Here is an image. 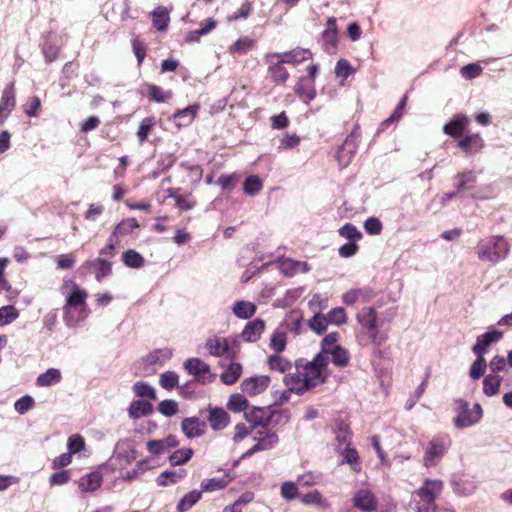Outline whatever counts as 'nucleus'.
<instances>
[{
	"mask_svg": "<svg viewBox=\"0 0 512 512\" xmlns=\"http://www.w3.org/2000/svg\"><path fill=\"white\" fill-rule=\"evenodd\" d=\"M326 367L321 357H314L312 361L299 359L295 362L296 373L287 374L284 383L290 390L301 395L325 381Z\"/></svg>",
	"mask_w": 512,
	"mask_h": 512,
	"instance_id": "f257e3e1",
	"label": "nucleus"
},
{
	"mask_svg": "<svg viewBox=\"0 0 512 512\" xmlns=\"http://www.w3.org/2000/svg\"><path fill=\"white\" fill-rule=\"evenodd\" d=\"M229 415L223 408H211L208 421L211 428L215 431L224 429L229 423Z\"/></svg>",
	"mask_w": 512,
	"mask_h": 512,
	"instance_id": "a878e982",
	"label": "nucleus"
},
{
	"mask_svg": "<svg viewBox=\"0 0 512 512\" xmlns=\"http://www.w3.org/2000/svg\"><path fill=\"white\" fill-rule=\"evenodd\" d=\"M202 497L201 490H192L186 493L177 503L178 512H186L190 510Z\"/></svg>",
	"mask_w": 512,
	"mask_h": 512,
	"instance_id": "473e14b6",
	"label": "nucleus"
},
{
	"mask_svg": "<svg viewBox=\"0 0 512 512\" xmlns=\"http://www.w3.org/2000/svg\"><path fill=\"white\" fill-rule=\"evenodd\" d=\"M185 475L186 471L184 469H180L179 471L166 470L157 477L156 482L159 486H168L177 483Z\"/></svg>",
	"mask_w": 512,
	"mask_h": 512,
	"instance_id": "c9c22d12",
	"label": "nucleus"
},
{
	"mask_svg": "<svg viewBox=\"0 0 512 512\" xmlns=\"http://www.w3.org/2000/svg\"><path fill=\"white\" fill-rule=\"evenodd\" d=\"M158 411L166 417H171L178 412V404L174 400H163L158 405Z\"/></svg>",
	"mask_w": 512,
	"mask_h": 512,
	"instance_id": "338daca9",
	"label": "nucleus"
},
{
	"mask_svg": "<svg viewBox=\"0 0 512 512\" xmlns=\"http://www.w3.org/2000/svg\"><path fill=\"white\" fill-rule=\"evenodd\" d=\"M153 411L152 405L144 400L133 401L128 409L129 416L133 419H138L151 414Z\"/></svg>",
	"mask_w": 512,
	"mask_h": 512,
	"instance_id": "c756f323",
	"label": "nucleus"
},
{
	"mask_svg": "<svg viewBox=\"0 0 512 512\" xmlns=\"http://www.w3.org/2000/svg\"><path fill=\"white\" fill-rule=\"evenodd\" d=\"M170 11L164 6H158L152 12L153 25L159 31H165L170 22Z\"/></svg>",
	"mask_w": 512,
	"mask_h": 512,
	"instance_id": "7c9ffc66",
	"label": "nucleus"
},
{
	"mask_svg": "<svg viewBox=\"0 0 512 512\" xmlns=\"http://www.w3.org/2000/svg\"><path fill=\"white\" fill-rule=\"evenodd\" d=\"M227 407L233 412L245 411L248 407V400L242 394L236 393L229 398Z\"/></svg>",
	"mask_w": 512,
	"mask_h": 512,
	"instance_id": "8fccbe9b",
	"label": "nucleus"
},
{
	"mask_svg": "<svg viewBox=\"0 0 512 512\" xmlns=\"http://www.w3.org/2000/svg\"><path fill=\"white\" fill-rule=\"evenodd\" d=\"M232 311L236 317L248 319L256 313V305L249 301H237L234 303Z\"/></svg>",
	"mask_w": 512,
	"mask_h": 512,
	"instance_id": "f704fd0d",
	"label": "nucleus"
},
{
	"mask_svg": "<svg viewBox=\"0 0 512 512\" xmlns=\"http://www.w3.org/2000/svg\"><path fill=\"white\" fill-rule=\"evenodd\" d=\"M265 329L264 321L261 319H255L253 321L248 322L242 333L241 337L246 342H255L257 341L261 334Z\"/></svg>",
	"mask_w": 512,
	"mask_h": 512,
	"instance_id": "b1692460",
	"label": "nucleus"
},
{
	"mask_svg": "<svg viewBox=\"0 0 512 512\" xmlns=\"http://www.w3.org/2000/svg\"><path fill=\"white\" fill-rule=\"evenodd\" d=\"M510 251V245L503 236H489L482 239L475 247L479 260L497 263L505 259Z\"/></svg>",
	"mask_w": 512,
	"mask_h": 512,
	"instance_id": "7ed1b4c3",
	"label": "nucleus"
},
{
	"mask_svg": "<svg viewBox=\"0 0 512 512\" xmlns=\"http://www.w3.org/2000/svg\"><path fill=\"white\" fill-rule=\"evenodd\" d=\"M485 143L480 134H468L457 141L458 147L465 155L473 156L478 154L484 148Z\"/></svg>",
	"mask_w": 512,
	"mask_h": 512,
	"instance_id": "ddd939ff",
	"label": "nucleus"
},
{
	"mask_svg": "<svg viewBox=\"0 0 512 512\" xmlns=\"http://www.w3.org/2000/svg\"><path fill=\"white\" fill-rule=\"evenodd\" d=\"M443 489V483L438 480H426L415 494L416 512H435V498Z\"/></svg>",
	"mask_w": 512,
	"mask_h": 512,
	"instance_id": "20e7f679",
	"label": "nucleus"
},
{
	"mask_svg": "<svg viewBox=\"0 0 512 512\" xmlns=\"http://www.w3.org/2000/svg\"><path fill=\"white\" fill-rule=\"evenodd\" d=\"M268 365L270 369L285 373L291 369L292 365L290 361L280 356L278 353L271 355L268 359Z\"/></svg>",
	"mask_w": 512,
	"mask_h": 512,
	"instance_id": "c03bdc74",
	"label": "nucleus"
},
{
	"mask_svg": "<svg viewBox=\"0 0 512 512\" xmlns=\"http://www.w3.org/2000/svg\"><path fill=\"white\" fill-rule=\"evenodd\" d=\"M339 235L349 241H359L362 238L361 232L350 223L345 224L339 229Z\"/></svg>",
	"mask_w": 512,
	"mask_h": 512,
	"instance_id": "bf43d9fd",
	"label": "nucleus"
},
{
	"mask_svg": "<svg viewBox=\"0 0 512 512\" xmlns=\"http://www.w3.org/2000/svg\"><path fill=\"white\" fill-rule=\"evenodd\" d=\"M15 89L14 84L6 85L2 92L0 100V125L7 119L15 107Z\"/></svg>",
	"mask_w": 512,
	"mask_h": 512,
	"instance_id": "dca6fc26",
	"label": "nucleus"
},
{
	"mask_svg": "<svg viewBox=\"0 0 512 512\" xmlns=\"http://www.w3.org/2000/svg\"><path fill=\"white\" fill-rule=\"evenodd\" d=\"M83 267L87 269H94L95 277L98 282H101L104 277L110 275L112 271L111 263L105 258L86 261Z\"/></svg>",
	"mask_w": 512,
	"mask_h": 512,
	"instance_id": "412c9836",
	"label": "nucleus"
},
{
	"mask_svg": "<svg viewBox=\"0 0 512 512\" xmlns=\"http://www.w3.org/2000/svg\"><path fill=\"white\" fill-rule=\"evenodd\" d=\"M61 379L62 375L59 369L49 368L37 377L36 385L38 387H49L59 383Z\"/></svg>",
	"mask_w": 512,
	"mask_h": 512,
	"instance_id": "c85d7f7f",
	"label": "nucleus"
},
{
	"mask_svg": "<svg viewBox=\"0 0 512 512\" xmlns=\"http://www.w3.org/2000/svg\"><path fill=\"white\" fill-rule=\"evenodd\" d=\"M173 353L169 348L155 349L142 358L140 365L143 366L145 375L155 373L168 360L171 359Z\"/></svg>",
	"mask_w": 512,
	"mask_h": 512,
	"instance_id": "0eeeda50",
	"label": "nucleus"
},
{
	"mask_svg": "<svg viewBox=\"0 0 512 512\" xmlns=\"http://www.w3.org/2000/svg\"><path fill=\"white\" fill-rule=\"evenodd\" d=\"M502 335V332L494 330L478 336L476 343L472 347L473 353L484 356L490 345L500 340Z\"/></svg>",
	"mask_w": 512,
	"mask_h": 512,
	"instance_id": "a211bd4d",
	"label": "nucleus"
},
{
	"mask_svg": "<svg viewBox=\"0 0 512 512\" xmlns=\"http://www.w3.org/2000/svg\"><path fill=\"white\" fill-rule=\"evenodd\" d=\"M61 293L66 296L63 307V319L67 327H76L89 315L86 303L87 292L72 280H65L61 286Z\"/></svg>",
	"mask_w": 512,
	"mask_h": 512,
	"instance_id": "f03ea898",
	"label": "nucleus"
},
{
	"mask_svg": "<svg viewBox=\"0 0 512 512\" xmlns=\"http://www.w3.org/2000/svg\"><path fill=\"white\" fill-rule=\"evenodd\" d=\"M122 261L127 267L134 269L142 267L145 262L143 256L133 249H129L123 253Z\"/></svg>",
	"mask_w": 512,
	"mask_h": 512,
	"instance_id": "ea45409f",
	"label": "nucleus"
},
{
	"mask_svg": "<svg viewBox=\"0 0 512 512\" xmlns=\"http://www.w3.org/2000/svg\"><path fill=\"white\" fill-rule=\"evenodd\" d=\"M477 182L473 171L459 173L455 176L456 193L462 194L475 188Z\"/></svg>",
	"mask_w": 512,
	"mask_h": 512,
	"instance_id": "393cba45",
	"label": "nucleus"
},
{
	"mask_svg": "<svg viewBox=\"0 0 512 512\" xmlns=\"http://www.w3.org/2000/svg\"><path fill=\"white\" fill-rule=\"evenodd\" d=\"M337 27L335 17H330L322 33V45L326 52L334 53L337 48Z\"/></svg>",
	"mask_w": 512,
	"mask_h": 512,
	"instance_id": "f3484780",
	"label": "nucleus"
},
{
	"mask_svg": "<svg viewBox=\"0 0 512 512\" xmlns=\"http://www.w3.org/2000/svg\"><path fill=\"white\" fill-rule=\"evenodd\" d=\"M357 321L366 332L372 343L381 345L386 339L379 335L376 310L372 307H364L357 314Z\"/></svg>",
	"mask_w": 512,
	"mask_h": 512,
	"instance_id": "423d86ee",
	"label": "nucleus"
},
{
	"mask_svg": "<svg viewBox=\"0 0 512 512\" xmlns=\"http://www.w3.org/2000/svg\"><path fill=\"white\" fill-rule=\"evenodd\" d=\"M354 68L350 64V62L346 59H340L335 66V74L337 77H342L346 79L351 74H353Z\"/></svg>",
	"mask_w": 512,
	"mask_h": 512,
	"instance_id": "774afa93",
	"label": "nucleus"
},
{
	"mask_svg": "<svg viewBox=\"0 0 512 512\" xmlns=\"http://www.w3.org/2000/svg\"><path fill=\"white\" fill-rule=\"evenodd\" d=\"M263 188V181L257 175L248 176L243 183V191L248 196H255Z\"/></svg>",
	"mask_w": 512,
	"mask_h": 512,
	"instance_id": "58836bf2",
	"label": "nucleus"
},
{
	"mask_svg": "<svg viewBox=\"0 0 512 512\" xmlns=\"http://www.w3.org/2000/svg\"><path fill=\"white\" fill-rule=\"evenodd\" d=\"M270 384V378L266 375H259L246 378L241 383L242 391L249 396H256L264 392Z\"/></svg>",
	"mask_w": 512,
	"mask_h": 512,
	"instance_id": "4468645a",
	"label": "nucleus"
},
{
	"mask_svg": "<svg viewBox=\"0 0 512 512\" xmlns=\"http://www.w3.org/2000/svg\"><path fill=\"white\" fill-rule=\"evenodd\" d=\"M502 377L494 374L487 375L483 380V392L486 396H494L498 394Z\"/></svg>",
	"mask_w": 512,
	"mask_h": 512,
	"instance_id": "4c0bfd02",
	"label": "nucleus"
},
{
	"mask_svg": "<svg viewBox=\"0 0 512 512\" xmlns=\"http://www.w3.org/2000/svg\"><path fill=\"white\" fill-rule=\"evenodd\" d=\"M242 373V366L237 362H231L228 367L221 373L220 378L226 385L234 384Z\"/></svg>",
	"mask_w": 512,
	"mask_h": 512,
	"instance_id": "72a5a7b5",
	"label": "nucleus"
},
{
	"mask_svg": "<svg viewBox=\"0 0 512 512\" xmlns=\"http://www.w3.org/2000/svg\"><path fill=\"white\" fill-rule=\"evenodd\" d=\"M206 424L198 417H188L182 420L181 429L187 438L200 437L205 432Z\"/></svg>",
	"mask_w": 512,
	"mask_h": 512,
	"instance_id": "aec40b11",
	"label": "nucleus"
},
{
	"mask_svg": "<svg viewBox=\"0 0 512 512\" xmlns=\"http://www.w3.org/2000/svg\"><path fill=\"white\" fill-rule=\"evenodd\" d=\"M270 347L275 350L276 353L282 352L286 347V333L276 330L271 337Z\"/></svg>",
	"mask_w": 512,
	"mask_h": 512,
	"instance_id": "052dcab7",
	"label": "nucleus"
},
{
	"mask_svg": "<svg viewBox=\"0 0 512 512\" xmlns=\"http://www.w3.org/2000/svg\"><path fill=\"white\" fill-rule=\"evenodd\" d=\"M278 53H267L264 56V62L267 65V71L272 81L276 84H284L289 78V72L283 64L277 60Z\"/></svg>",
	"mask_w": 512,
	"mask_h": 512,
	"instance_id": "9b49d317",
	"label": "nucleus"
},
{
	"mask_svg": "<svg viewBox=\"0 0 512 512\" xmlns=\"http://www.w3.org/2000/svg\"><path fill=\"white\" fill-rule=\"evenodd\" d=\"M297 481L302 486H313L322 481V474L319 472H306L297 477Z\"/></svg>",
	"mask_w": 512,
	"mask_h": 512,
	"instance_id": "680f3d73",
	"label": "nucleus"
},
{
	"mask_svg": "<svg viewBox=\"0 0 512 512\" xmlns=\"http://www.w3.org/2000/svg\"><path fill=\"white\" fill-rule=\"evenodd\" d=\"M179 377L174 371H166L160 375L159 384L166 390H172L178 386Z\"/></svg>",
	"mask_w": 512,
	"mask_h": 512,
	"instance_id": "603ef678",
	"label": "nucleus"
},
{
	"mask_svg": "<svg viewBox=\"0 0 512 512\" xmlns=\"http://www.w3.org/2000/svg\"><path fill=\"white\" fill-rule=\"evenodd\" d=\"M308 324L311 330L321 335L326 331L329 323L325 315L316 312L315 315L309 320Z\"/></svg>",
	"mask_w": 512,
	"mask_h": 512,
	"instance_id": "de8ad7c7",
	"label": "nucleus"
},
{
	"mask_svg": "<svg viewBox=\"0 0 512 512\" xmlns=\"http://www.w3.org/2000/svg\"><path fill=\"white\" fill-rule=\"evenodd\" d=\"M454 411L456 413L453 418V423L458 428H466L472 426L480 421L483 415V410L480 404L476 403L473 407L462 399L455 400Z\"/></svg>",
	"mask_w": 512,
	"mask_h": 512,
	"instance_id": "39448f33",
	"label": "nucleus"
},
{
	"mask_svg": "<svg viewBox=\"0 0 512 512\" xmlns=\"http://www.w3.org/2000/svg\"><path fill=\"white\" fill-rule=\"evenodd\" d=\"M477 358L473 362V364L470 367L469 375L472 379L478 380L480 379L486 371L487 368V362L482 355H476Z\"/></svg>",
	"mask_w": 512,
	"mask_h": 512,
	"instance_id": "49530a36",
	"label": "nucleus"
},
{
	"mask_svg": "<svg viewBox=\"0 0 512 512\" xmlns=\"http://www.w3.org/2000/svg\"><path fill=\"white\" fill-rule=\"evenodd\" d=\"M138 227L139 224L135 218H127L118 223L114 230L119 234V236H124L131 234Z\"/></svg>",
	"mask_w": 512,
	"mask_h": 512,
	"instance_id": "3c124183",
	"label": "nucleus"
},
{
	"mask_svg": "<svg viewBox=\"0 0 512 512\" xmlns=\"http://www.w3.org/2000/svg\"><path fill=\"white\" fill-rule=\"evenodd\" d=\"M444 453V447L437 441H432L430 447L426 449L425 453V465L427 467L436 465Z\"/></svg>",
	"mask_w": 512,
	"mask_h": 512,
	"instance_id": "2f4dec72",
	"label": "nucleus"
},
{
	"mask_svg": "<svg viewBox=\"0 0 512 512\" xmlns=\"http://www.w3.org/2000/svg\"><path fill=\"white\" fill-rule=\"evenodd\" d=\"M280 494L282 498L287 501H292L298 496L297 484L292 481H286L282 483L280 487Z\"/></svg>",
	"mask_w": 512,
	"mask_h": 512,
	"instance_id": "6e6d98bb",
	"label": "nucleus"
},
{
	"mask_svg": "<svg viewBox=\"0 0 512 512\" xmlns=\"http://www.w3.org/2000/svg\"><path fill=\"white\" fill-rule=\"evenodd\" d=\"M193 455V450L190 448H183L176 450L169 457V462L172 466H179L188 462Z\"/></svg>",
	"mask_w": 512,
	"mask_h": 512,
	"instance_id": "a18cd8bd",
	"label": "nucleus"
},
{
	"mask_svg": "<svg viewBox=\"0 0 512 512\" xmlns=\"http://www.w3.org/2000/svg\"><path fill=\"white\" fill-rule=\"evenodd\" d=\"M103 482V476L98 471H92L82 476L77 484L82 493L95 492L99 489Z\"/></svg>",
	"mask_w": 512,
	"mask_h": 512,
	"instance_id": "6ab92c4d",
	"label": "nucleus"
},
{
	"mask_svg": "<svg viewBox=\"0 0 512 512\" xmlns=\"http://www.w3.org/2000/svg\"><path fill=\"white\" fill-rule=\"evenodd\" d=\"M360 133L358 128H354L352 132L346 137L343 145L337 151V160L339 165L346 167L352 160L358 148V138Z\"/></svg>",
	"mask_w": 512,
	"mask_h": 512,
	"instance_id": "9d476101",
	"label": "nucleus"
},
{
	"mask_svg": "<svg viewBox=\"0 0 512 512\" xmlns=\"http://www.w3.org/2000/svg\"><path fill=\"white\" fill-rule=\"evenodd\" d=\"M470 124V120L466 116H457L450 120V137H460Z\"/></svg>",
	"mask_w": 512,
	"mask_h": 512,
	"instance_id": "79ce46f5",
	"label": "nucleus"
},
{
	"mask_svg": "<svg viewBox=\"0 0 512 512\" xmlns=\"http://www.w3.org/2000/svg\"><path fill=\"white\" fill-rule=\"evenodd\" d=\"M279 269L283 274L292 277L297 273H306L310 270L307 262L296 261L289 258L283 259L279 263Z\"/></svg>",
	"mask_w": 512,
	"mask_h": 512,
	"instance_id": "4be33fe9",
	"label": "nucleus"
},
{
	"mask_svg": "<svg viewBox=\"0 0 512 512\" xmlns=\"http://www.w3.org/2000/svg\"><path fill=\"white\" fill-rule=\"evenodd\" d=\"M230 480H231V477H229L228 475H224L220 478H211V479L204 480L201 483V487H202L201 491L214 492V491L221 490L229 484Z\"/></svg>",
	"mask_w": 512,
	"mask_h": 512,
	"instance_id": "e433bc0d",
	"label": "nucleus"
},
{
	"mask_svg": "<svg viewBox=\"0 0 512 512\" xmlns=\"http://www.w3.org/2000/svg\"><path fill=\"white\" fill-rule=\"evenodd\" d=\"M19 313L12 305L3 306L0 308V324L6 325L17 319Z\"/></svg>",
	"mask_w": 512,
	"mask_h": 512,
	"instance_id": "5fc2aeb1",
	"label": "nucleus"
},
{
	"mask_svg": "<svg viewBox=\"0 0 512 512\" xmlns=\"http://www.w3.org/2000/svg\"><path fill=\"white\" fill-rule=\"evenodd\" d=\"M276 414V411L253 407L251 410L245 411L244 416L250 423L252 429H256L257 427L266 429L271 424L272 419Z\"/></svg>",
	"mask_w": 512,
	"mask_h": 512,
	"instance_id": "f8f14e48",
	"label": "nucleus"
},
{
	"mask_svg": "<svg viewBox=\"0 0 512 512\" xmlns=\"http://www.w3.org/2000/svg\"><path fill=\"white\" fill-rule=\"evenodd\" d=\"M279 62L283 65L285 64H296L302 61H306L312 57V53L306 49H294L291 51L278 53Z\"/></svg>",
	"mask_w": 512,
	"mask_h": 512,
	"instance_id": "5701e85b",
	"label": "nucleus"
},
{
	"mask_svg": "<svg viewBox=\"0 0 512 512\" xmlns=\"http://www.w3.org/2000/svg\"><path fill=\"white\" fill-rule=\"evenodd\" d=\"M115 453H117V457L126 460L128 463L134 461L138 457L136 449L128 439H123L117 442L115 446Z\"/></svg>",
	"mask_w": 512,
	"mask_h": 512,
	"instance_id": "cd10ccee",
	"label": "nucleus"
},
{
	"mask_svg": "<svg viewBox=\"0 0 512 512\" xmlns=\"http://www.w3.org/2000/svg\"><path fill=\"white\" fill-rule=\"evenodd\" d=\"M278 443V436L273 431L265 432V435L257 441L261 451L270 450Z\"/></svg>",
	"mask_w": 512,
	"mask_h": 512,
	"instance_id": "e2e57ef3",
	"label": "nucleus"
},
{
	"mask_svg": "<svg viewBox=\"0 0 512 512\" xmlns=\"http://www.w3.org/2000/svg\"><path fill=\"white\" fill-rule=\"evenodd\" d=\"M325 316L329 324L341 325L347 321L345 310L342 307L332 309Z\"/></svg>",
	"mask_w": 512,
	"mask_h": 512,
	"instance_id": "4d7b16f0",
	"label": "nucleus"
},
{
	"mask_svg": "<svg viewBox=\"0 0 512 512\" xmlns=\"http://www.w3.org/2000/svg\"><path fill=\"white\" fill-rule=\"evenodd\" d=\"M238 343L237 339L234 338H220V337H209L206 340L205 348L209 354L216 357H233L235 350L232 345Z\"/></svg>",
	"mask_w": 512,
	"mask_h": 512,
	"instance_id": "6e6552de",
	"label": "nucleus"
},
{
	"mask_svg": "<svg viewBox=\"0 0 512 512\" xmlns=\"http://www.w3.org/2000/svg\"><path fill=\"white\" fill-rule=\"evenodd\" d=\"M71 479V471L70 470H61L59 472H55L51 474L49 477V484L51 486H62L67 484Z\"/></svg>",
	"mask_w": 512,
	"mask_h": 512,
	"instance_id": "69168bd1",
	"label": "nucleus"
},
{
	"mask_svg": "<svg viewBox=\"0 0 512 512\" xmlns=\"http://www.w3.org/2000/svg\"><path fill=\"white\" fill-rule=\"evenodd\" d=\"M184 369L192 375L198 383L212 382L215 375L211 373L210 366L200 358H189L184 362Z\"/></svg>",
	"mask_w": 512,
	"mask_h": 512,
	"instance_id": "1a4fd4ad",
	"label": "nucleus"
},
{
	"mask_svg": "<svg viewBox=\"0 0 512 512\" xmlns=\"http://www.w3.org/2000/svg\"><path fill=\"white\" fill-rule=\"evenodd\" d=\"M133 390L135 394L139 397H147L152 400H155L157 398L155 389L146 382H136L133 385Z\"/></svg>",
	"mask_w": 512,
	"mask_h": 512,
	"instance_id": "864d4df0",
	"label": "nucleus"
},
{
	"mask_svg": "<svg viewBox=\"0 0 512 512\" xmlns=\"http://www.w3.org/2000/svg\"><path fill=\"white\" fill-rule=\"evenodd\" d=\"M153 126V118L146 117L141 121L139 129L137 131V137L140 143H144L147 140L148 134L152 130Z\"/></svg>",
	"mask_w": 512,
	"mask_h": 512,
	"instance_id": "0e129e2a",
	"label": "nucleus"
},
{
	"mask_svg": "<svg viewBox=\"0 0 512 512\" xmlns=\"http://www.w3.org/2000/svg\"><path fill=\"white\" fill-rule=\"evenodd\" d=\"M148 96L152 101L164 103L172 98V92L170 90H163L157 85H148Z\"/></svg>",
	"mask_w": 512,
	"mask_h": 512,
	"instance_id": "a19ab883",
	"label": "nucleus"
},
{
	"mask_svg": "<svg viewBox=\"0 0 512 512\" xmlns=\"http://www.w3.org/2000/svg\"><path fill=\"white\" fill-rule=\"evenodd\" d=\"M199 110V105L194 104L190 105L182 110L177 111L173 115V119L175 124L178 127H186L192 123L194 120L197 112Z\"/></svg>",
	"mask_w": 512,
	"mask_h": 512,
	"instance_id": "bb28decb",
	"label": "nucleus"
},
{
	"mask_svg": "<svg viewBox=\"0 0 512 512\" xmlns=\"http://www.w3.org/2000/svg\"><path fill=\"white\" fill-rule=\"evenodd\" d=\"M295 93L304 99L306 103L312 101L316 96L314 84H306L303 80L299 81L295 86Z\"/></svg>",
	"mask_w": 512,
	"mask_h": 512,
	"instance_id": "37998d69",
	"label": "nucleus"
},
{
	"mask_svg": "<svg viewBox=\"0 0 512 512\" xmlns=\"http://www.w3.org/2000/svg\"><path fill=\"white\" fill-rule=\"evenodd\" d=\"M254 41L248 37L239 38L233 45L230 46L229 52L232 54L243 55L246 54L252 47Z\"/></svg>",
	"mask_w": 512,
	"mask_h": 512,
	"instance_id": "09e8293b",
	"label": "nucleus"
},
{
	"mask_svg": "<svg viewBox=\"0 0 512 512\" xmlns=\"http://www.w3.org/2000/svg\"><path fill=\"white\" fill-rule=\"evenodd\" d=\"M330 361L337 367H345L349 362V353L346 349L339 346L330 356Z\"/></svg>",
	"mask_w": 512,
	"mask_h": 512,
	"instance_id": "13d9d810",
	"label": "nucleus"
},
{
	"mask_svg": "<svg viewBox=\"0 0 512 512\" xmlns=\"http://www.w3.org/2000/svg\"><path fill=\"white\" fill-rule=\"evenodd\" d=\"M353 505L362 511L372 512L377 508V500L371 490L363 488L354 494Z\"/></svg>",
	"mask_w": 512,
	"mask_h": 512,
	"instance_id": "2eb2a0df",
	"label": "nucleus"
}]
</instances>
